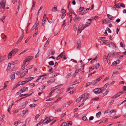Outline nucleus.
Returning a JSON list of instances; mask_svg holds the SVG:
<instances>
[{
	"instance_id": "c9c22d12",
	"label": "nucleus",
	"mask_w": 126,
	"mask_h": 126,
	"mask_svg": "<svg viewBox=\"0 0 126 126\" xmlns=\"http://www.w3.org/2000/svg\"><path fill=\"white\" fill-rule=\"evenodd\" d=\"M101 114V112L99 111L98 112L96 115V116L97 118H99Z\"/></svg>"
},
{
	"instance_id": "f704fd0d",
	"label": "nucleus",
	"mask_w": 126,
	"mask_h": 126,
	"mask_svg": "<svg viewBox=\"0 0 126 126\" xmlns=\"http://www.w3.org/2000/svg\"><path fill=\"white\" fill-rule=\"evenodd\" d=\"M9 82L8 81H6L4 83V88H5L7 86Z\"/></svg>"
},
{
	"instance_id": "774afa93",
	"label": "nucleus",
	"mask_w": 126,
	"mask_h": 126,
	"mask_svg": "<svg viewBox=\"0 0 126 126\" xmlns=\"http://www.w3.org/2000/svg\"><path fill=\"white\" fill-rule=\"evenodd\" d=\"M114 102V101L112 100L109 103V105L110 106Z\"/></svg>"
},
{
	"instance_id": "58836bf2",
	"label": "nucleus",
	"mask_w": 126,
	"mask_h": 126,
	"mask_svg": "<svg viewBox=\"0 0 126 126\" xmlns=\"http://www.w3.org/2000/svg\"><path fill=\"white\" fill-rule=\"evenodd\" d=\"M33 58V57L31 56L29 57L28 59H26V60H28V61H29V62L31 61L32 60Z\"/></svg>"
},
{
	"instance_id": "338daca9",
	"label": "nucleus",
	"mask_w": 126,
	"mask_h": 126,
	"mask_svg": "<svg viewBox=\"0 0 126 126\" xmlns=\"http://www.w3.org/2000/svg\"><path fill=\"white\" fill-rule=\"evenodd\" d=\"M73 101H68V102L67 103V105H70V104H71V103H72V102Z\"/></svg>"
},
{
	"instance_id": "9d476101",
	"label": "nucleus",
	"mask_w": 126,
	"mask_h": 126,
	"mask_svg": "<svg viewBox=\"0 0 126 126\" xmlns=\"http://www.w3.org/2000/svg\"><path fill=\"white\" fill-rule=\"evenodd\" d=\"M111 22V21L109 20L108 19L106 18L104 19L102 21L103 23H108Z\"/></svg>"
},
{
	"instance_id": "37998d69",
	"label": "nucleus",
	"mask_w": 126,
	"mask_h": 126,
	"mask_svg": "<svg viewBox=\"0 0 126 126\" xmlns=\"http://www.w3.org/2000/svg\"><path fill=\"white\" fill-rule=\"evenodd\" d=\"M94 66H92V67L89 68V72L92 71V70H93L94 69Z\"/></svg>"
},
{
	"instance_id": "20e7f679",
	"label": "nucleus",
	"mask_w": 126,
	"mask_h": 126,
	"mask_svg": "<svg viewBox=\"0 0 126 126\" xmlns=\"http://www.w3.org/2000/svg\"><path fill=\"white\" fill-rule=\"evenodd\" d=\"M102 79L101 77H100L99 78H98L95 80H94L91 82V84L93 85H94L97 83V82L99 81Z\"/></svg>"
},
{
	"instance_id": "49530a36",
	"label": "nucleus",
	"mask_w": 126,
	"mask_h": 126,
	"mask_svg": "<svg viewBox=\"0 0 126 126\" xmlns=\"http://www.w3.org/2000/svg\"><path fill=\"white\" fill-rule=\"evenodd\" d=\"M19 122H20L19 121L15 122L14 123V125H15L16 126H17L18 125Z\"/></svg>"
},
{
	"instance_id": "9b49d317",
	"label": "nucleus",
	"mask_w": 126,
	"mask_h": 126,
	"mask_svg": "<svg viewBox=\"0 0 126 126\" xmlns=\"http://www.w3.org/2000/svg\"><path fill=\"white\" fill-rule=\"evenodd\" d=\"M18 60H16L11 62L9 64L10 65H14L18 63Z\"/></svg>"
},
{
	"instance_id": "6e6d98bb",
	"label": "nucleus",
	"mask_w": 126,
	"mask_h": 126,
	"mask_svg": "<svg viewBox=\"0 0 126 126\" xmlns=\"http://www.w3.org/2000/svg\"><path fill=\"white\" fill-rule=\"evenodd\" d=\"M81 100V99L79 97L76 99V102H77L78 103Z\"/></svg>"
},
{
	"instance_id": "2f4dec72",
	"label": "nucleus",
	"mask_w": 126,
	"mask_h": 126,
	"mask_svg": "<svg viewBox=\"0 0 126 126\" xmlns=\"http://www.w3.org/2000/svg\"><path fill=\"white\" fill-rule=\"evenodd\" d=\"M121 53L120 52H117V53H114L113 54V56H116L117 55H119Z\"/></svg>"
},
{
	"instance_id": "bb28decb",
	"label": "nucleus",
	"mask_w": 126,
	"mask_h": 126,
	"mask_svg": "<svg viewBox=\"0 0 126 126\" xmlns=\"http://www.w3.org/2000/svg\"><path fill=\"white\" fill-rule=\"evenodd\" d=\"M66 26L65 21V20H64L63 22V23L62 24V27H63V30L65 29V27Z\"/></svg>"
},
{
	"instance_id": "f03ea898",
	"label": "nucleus",
	"mask_w": 126,
	"mask_h": 126,
	"mask_svg": "<svg viewBox=\"0 0 126 126\" xmlns=\"http://www.w3.org/2000/svg\"><path fill=\"white\" fill-rule=\"evenodd\" d=\"M92 20V19H89L88 20L87 22L86 23L85 26H84L81 29L80 32V33L81 32V31L83 30L85 28L90 25L91 23Z\"/></svg>"
},
{
	"instance_id": "c03bdc74",
	"label": "nucleus",
	"mask_w": 126,
	"mask_h": 126,
	"mask_svg": "<svg viewBox=\"0 0 126 126\" xmlns=\"http://www.w3.org/2000/svg\"><path fill=\"white\" fill-rule=\"evenodd\" d=\"M6 17L5 16H4L2 17V18L0 19L3 22V23H4V19H5Z\"/></svg>"
},
{
	"instance_id": "a19ab883",
	"label": "nucleus",
	"mask_w": 126,
	"mask_h": 126,
	"mask_svg": "<svg viewBox=\"0 0 126 126\" xmlns=\"http://www.w3.org/2000/svg\"><path fill=\"white\" fill-rule=\"evenodd\" d=\"M62 54H63L62 53H61V54L56 57V59L57 60H59L61 57V55Z\"/></svg>"
},
{
	"instance_id": "6e6552de",
	"label": "nucleus",
	"mask_w": 126,
	"mask_h": 126,
	"mask_svg": "<svg viewBox=\"0 0 126 126\" xmlns=\"http://www.w3.org/2000/svg\"><path fill=\"white\" fill-rule=\"evenodd\" d=\"M24 36V34L23 33H22L21 35V36L19 38L18 41H17L16 44H18L23 39V37Z\"/></svg>"
},
{
	"instance_id": "79ce46f5",
	"label": "nucleus",
	"mask_w": 126,
	"mask_h": 126,
	"mask_svg": "<svg viewBox=\"0 0 126 126\" xmlns=\"http://www.w3.org/2000/svg\"><path fill=\"white\" fill-rule=\"evenodd\" d=\"M38 22H39L38 20V17H37V19H36V22L35 24V25H36V27H37V26L39 24Z\"/></svg>"
},
{
	"instance_id": "0eeeda50",
	"label": "nucleus",
	"mask_w": 126,
	"mask_h": 126,
	"mask_svg": "<svg viewBox=\"0 0 126 126\" xmlns=\"http://www.w3.org/2000/svg\"><path fill=\"white\" fill-rule=\"evenodd\" d=\"M62 16L61 17L62 19L66 15V11L63 9H62Z\"/></svg>"
},
{
	"instance_id": "603ef678",
	"label": "nucleus",
	"mask_w": 126,
	"mask_h": 126,
	"mask_svg": "<svg viewBox=\"0 0 126 126\" xmlns=\"http://www.w3.org/2000/svg\"><path fill=\"white\" fill-rule=\"evenodd\" d=\"M108 120V119H104L103 120H102L101 121V122L99 123L100 124V123L102 122H106V121H107Z\"/></svg>"
},
{
	"instance_id": "4c0bfd02",
	"label": "nucleus",
	"mask_w": 126,
	"mask_h": 126,
	"mask_svg": "<svg viewBox=\"0 0 126 126\" xmlns=\"http://www.w3.org/2000/svg\"><path fill=\"white\" fill-rule=\"evenodd\" d=\"M70 122H71V123L69 122L68 121H67V122H66V123H67V126H71V125L72 124V122L70 121Z\"/></svg>"
},
{
	"instance_id": "a211bd4d",
	"label": "nucleus",
	"mask_w": 126,
	"mask_h": 126,
	"mask_svg": "<svg viewBox=\"0 0 126 126\" xmlns=\"http://www.w3.org/2000/svg\"><path fill=\"white\" fill-rule=\"evenodd\" d=\"M2 38L4 40V41H5L7 39V37L4 34H2Z\"/></svg>"
},
{
	"instance_id": "7ed1b4c3",
	"label": "nucleus",
	"mask_w": 126,
	"mask_h": 126,
	"mask_svg": "<svg viewBox=\"0 0 126 126\" xmlns=\"http://www.w3.org/2000/svg\"><path fill=\"white\" fill-rule=\"evenodd\" d=\"M53 119V118L52 117H46L45 119V120H46L47 121L44 122L43 124H47L49 123L51 121H52Z\"/></svg>"
},
{
	"instance_id": "de8ad7c7",
	"label": "nucleus",
	"mask_w": 126,
	"mask_h": 126,
	"mask_svg": "<svg viewBox=\"0 0 126 126\" xmlns=\"http://www.w3.org/2000/svg\"><path fill=\"white\" fill-rule=\"evenodd\" d=\"M82 119L84 121H86V120H87V118L85 116H84L83 117Z\"/></svg>"
},
{
	"instance_id": "2eb2a0df",
	"label": "nucleus",
	"mask_w": 126,
	"mask_h": 126,
	"mask_svg": "<svg viewBox=\"0 0 126 126\" xmlns=\"http://www.w3.org/2000/svg\"><path fill=\"white\" fill-rule=\"evenodd\" d=\"M63 85L62 84H60L59 85H58L53 87L52 89H58L60 88V87H61Z\"/></svg>"
},
{
	"instance_id": "69168bd1",
	"label": "nucleus",
	"mask_w": 126,
	"mask_h": 126,
	"mask_svg": "<svg viewBox=\"0 0 126 126\" xmlns=\"http://www.w3.org/2000/svg\"><path fill=\"white\" fill-rule=\"evenodd\" d=\"M84 8L83 7H81L79 8L78 10H79V11H81L82 10H83Z\"/></svg>"
},
{
	"instance_id": "8fccbe9b",
	"label": "nucleus",
	"mask_w": 126,
	"mask_h": 126,
	"mask_svg": "<svg viewBox=\"0 0 126 126\" xmlns=\"http://www.w3.org/2000/svg\"><path fill=\"white\" fill-rule=\"evenodd\" d=\"M111 111H110V110H105V111L104 113H108L109 112H110V113L111 112Z\"/></svg>"
},
{
	"instance_id": "c756f323",
	"label": "nucleus",
	"mask_w": 126,
	"mask_h": 126,
	"mask_svg": "<svg viewBox=\"0 0 126 126\" xmlns=\"http://www.w3.org/2000/svg\"><path fill=\"white\" fill-rule=\"evenodd\" d=\"M45 120H41L40 122L38 123L37 125H36V126H38V125H40Z\"/></svg>"
},
{
	"instance_id": "39448f33",
	"label": "nucleus",
	"mask_w": 126,
	"mask_h": 126,
	"mask_svg": "<svg viewBox=\"0 0 126 126\" xmlns=\"http://www.w3.org/2000/svg\"><path fill=\"white\" fill-rule=\"evenodd\" d=\"M124 93V92L121 91L119 92V93L116 94L115 95H114L112 97V99H115L116 98L119 97L120 95Z\"/></svg>"
},
{
	"instance_id": "412c9836",
	"label": "nucleus",
	"mask_w": 126,
	"mask_h": 126,
	"mask_svg": "<svg viewBox=\"0 0 126 126\" xmlns=\"http://www.w3.org/2000/svg\"><path fill=\"white\" fill-rule=\"evenodd\" d=\"M112 44L114 45V48H116V46L113 43L111 42L110 44H108L107 45L109 47H110L112 45Z\"/></svg>"
},
{
	"instance_id": "bf43d9fd",
	"label": "nucleus",
	"mask_w": 126,
	"mask_h": 126,
	"mask_svg": "<svg viewBox=\"0 0 126 126\" xmlns=\"http://www.w3.org/2000/svg\"><path fill=\"white\" fill-rule=\"evenodd\" d=\"M22 93H23V92L21 89L19 90L17 92V93L19 94H21Z\"/></svg>"
},
{
	"instance_id": "0e129e2a",
	"label": "nucleus",
	"mask_w": 126,
	"mask_h": 126,
	"mask_svg": "<svg viewBox=\"0 0 126 126\" xmlns=\"http://www.w3.org/2000/svg\"><path fill=\"white\" fill-rule=\"evenodd\" d=\"M49 43V42L48 41V40H47L46 41V44L44 46V47H46L48 45Z\"/></svg>"
},
{
	"instance_id": "423d86ee",
	"label": "nucleus",
	"mask_w": 126,
	"mask_h": 126,
	"mask_svg": "<svg viewBox=\"0 0 126 126\" xmlns=\"http://www.w3.org/2000/svg\"><path fill=\"white\" fill-rule=\"evenodd\" d=\"M47 18V16L46 14H45L44 15L42 22V24L43 26L44 25L45 23V21H46Z\"/></svg>"
},
{
	"instance_id": "1a4fd4ad",
	"label": "nucleus",
	"mask_w": 126,
	"mask_h": 126,
	"mask_svg": "<svg viewBox=\"0 0 126 126\" xmlns=\"http://www.w3.org/2000/svg\"><path fill=\"white\" fill-rule=\"evenodd\" d=\"M80 81L79 80H76L74 82L71 83L70 85L71 86L74 85L75 84L79 83L80 82Z\"/></svg>"
},
{
	"instance_id": "5fc2aeb1",
	"label": "nucleus",
	"mask_w": 126,
	"mask_h": 126,
	"mask_svg": "<svg viewBox=\"0 0 126 126\" xmlns=\"http://www.w3.org/2000/svg\"><path fill=\"white\" fill-rule=\"evenodd\" d=\"M62 126H67L66 122L63 123L62 124Z\"/></svg>"
},
{
	"instance_id": "5701e85b",
	"label": "nucleus",
	"mask_w": 126,
	"mask_h": 126,
	"mask_svg": "<svg viewBox=\"0 0 126 126\" xmlns=\"http://www.w3.org/2000/svg\"><path fill=\"white\" fill-rule=\"evenodd\" d=\"M113 8H120V6L119 5V4H115L113 6Z\"/></svg>"
},
{
	"instance_id": "473e14b6",
	"label": "nucleus",
	"mask_w": 126,
	"mask_h": 126,
	"mask_svg": "<svg viewBox=\"0 0 126 126\" xmlns=\"http://www.w3.org/2000/svg\"><path fill=\"white\" fill-rule=\"evenodd\" d=\"M100 65L99 63H96L95 64V66H94V68H95L96 69H97L99 68V66Z\"/></svg>"
},
{
	"instance_id": "dca6fc26",
	"label": "nucleus",
	"mask_w": 126,
	"mask_h": 126,
	"mask_svg": "<svg viewBox=\"0 0 126 126\" xmlns=\"http://www.w3.org/2000/svg\"><path fill=\"white\" fill-rule=\"evenodd\" d=\"M38 28L36 27L35 30V33L33 34V37H34L37 35L38 32Z\"/></svg>"
},
{
	"instance_id": "4468645a",
	"label": "nucleus",
	"mask_w": 126,
	"mask_h": 126,
	"mask_svg": "<svg viewBox=\"0 0 126 126\" xmlns=\"http://www.w3.org/2000/svg\"><path fill=\"white\" fill-rule=\"evenodd\" d=\"M15 73H12L11 76V81L12 82L13 81V80L15 78Z\"/></svg>"
},
{
	"instance_id": "a878e982",
	"label": "nucleus",
	"mask_w": 126,
	"mask_h": 126,
	"mask_svg": "<svg viewBox=\"0 0 126 126\" xmlns=\"http://www.w3.org/2000/svg\"><path fill=\"white\" fill-rule=\"evenodd\" d=\"M55 80V79H50L49 80L47 81V82L48 83H52L54 82Z\"/></svg>"
},
{
	"instance_id": "cd10ccee",
	"label": "nucleus",
	"mask_w": 126,
	"mask_h": 126,
	"mask_svg": "<svg viewBox=\"0 0 126 126\" xmlns=\"http://www.w3.org/2000/svg\"><path fill=\"white\" fill-rule=\"evenodd\" d=\"M53 104V103L52 102L49 103L47 104H46V106L48 107H49L51 105H52Z\"/></svg>"
},
{
	"instance_id": "a18cd8bd",
	"label": "nucleus",
	"mask_w": 126,
	"mask_h": 126,
	"mask_svg": "<svg viewBox=\"0 0 126 126\" xmlns=\"http://www.w3.org/2000/svg\"><path fill=\"white\" fill-rule=\"evenodd\" d=\"M50 65H53L54 63L53 61H51L49 62L48 63Z\"/></svg>"
},
{
	"instance_id": "4d7b16f0",
	"label": "nucleus",
	"mask_w": 126,
	"mask_h": 126,
	"mask_svg": "<svg viewBox=\"0 0 126 126\" xmlns=\"http://www.w3.org/2000/svg\"><path fill=\"white\" fill-rule=\"evenodd\" d=\"M62 98V97H59L54 102V103H56L58 101H59Z\"/></svg>"
},
{
	"instance_id": "7c9ffc66",
	"label": "nucleus",
	"mask_w": 126,
	"mask_h": 126,
	"mask_svg": "<svg viewBox=\"0 0 126 126\" xmlns=\"http://www.w3.org/2000/svg\"><path fill=\"white\" fill-rule=\"evenodd\" d=\"M52 11V12H56L57 11V8L56 7H54L52 8L51 9Z\"/></svg>"
},
{
	"instance_id": "f3484780",
	"label": "nucleus",
	"mask_w": 126,
	"mask_h": 126,
	"mask_svg": "<svg viewBox=\"0 0 126 126\" xmlns=\"http://www.w3.org/2000/svg\"><path fill=\"white\" fill-rule=\"evenodd\" d=\"M64 52L63 51V52L61 53H62L63 54L61 55V57L62 58H64V59L65 60L66 59V58L65 56V54Z\"/></svg>"
},
{
	"instance_id": "680f3d73",
	"label": "nucleus",
	"mask_w": 126,
	"mask_h": 126,
	"mask_svg": "<svg viewBox=\"0 0 126 126\" xmlns=\"http://www.w3.org/2000/svg\"><path fill=\"white\" fill-rule=\"evenodd\" d=\"M40 115L39 114H37L35 117V120H37L38 118L39 117Z\"/></svg>"
},
{
	"instance_id": "864d4df0",
	"label": "nucleus",
	"mask_w": 126,
	"mask_h": 126,
	"mask_svg": "<svg viewBox=\"0 0 126 126\" xmlns=\"http://www.w3.org/2000/svg\"><path fill=\"white\" fill-rule=\"evenodd\" d=\"M55 89H53L52 91H51L49 93V95L50 96H49V97H50V95L52 94L55 91Z\"/></svg>"
},
{
	"instance_id": "72a5a7b5",
	"label": "nucleus",
	"mask_w": 126,
	"mask_h": 126,
	"mask_svg": "<svg viewBox=\"0 0 126 126\" xmlns=\"http://www.w3.org/2000/svg\"><path fill=\"white\" fill-rule=\"evenodd\" d=\"M13 103L12 104V105H11V107L10 108V106H9L8 109V110L9 112L10 113H11V112L10 111V110H11V108H12V106H13Z\"/></svg>"
},
{
	"instance_id": "f8f14e48",
	"label": "nucleus",
	"mask_w": 126,
	"mask_h": 126,
	"mask_svg": "<svg viewBox=\"0 0 126 126\" xmlns=\"http://www.w3.org/2000/svg\"><path fill=\"white\" fill-rule=\"evenodd\" d=\"M18 49L17 48H15L13 49L12 51L13 55H14L18 51Z\"/></svg>"
},
{
	"instance_id": "393cba45",
	"label": "nucleus",
	"mask_w": 126,
	"mask_h": 126,
	"mask_svg": "<svg viewBox=\"0 0 126 126\" xmlns=\"http://www.w3.org/2000/svg\"><path fill=\"white\" fill-rule=\"evenodd\" d=\"M27 83L26 81H19L18 83H20L21 85H23L25 84V83Z\"/></svg>"
},
{
	"instance_id": "f257e3e1",
	"label": "nucleus",
	"mask_w": 126,
	"mask_h": 126,
	"mask_svg": "<svg viewBox=\"0 0 126 126\" xmlns=\"http://www.w3.org/2000/svg\"><path fill=\"white\" fill-rule=\"evenodd\" d=\"M103 88H97L94 89V93L96 94H98L102 93Z\"/></svg>"
},
{
	"instance_id": "4be33fe9",
	"label": "nucleus",
	"mask_w": 126,
	"mask_h": 126,
	"mask_svg": "<svg viewBox=\"0 0 126 126\" xmlns=\"http://www.w3.org/2000/svg\"><path fill=\"white\" fill-rule=\"evenodd\" d=\"M80 43L81 41L80 40H79L77 41V48H79V47H80Z\"/></svg>"
},
{
	"instance_id": "e2e57ef3",
	"label": "nucleus",
	"mask_w": 126,
	"mask_h": 126,
	"mask_svg": "<svg viewBox=\"0 0 126 126\" xmlns=\"http://www.w3.org/2000/svg\"><path fill=\"white\" fill-rule=\"evenodd\" d=\"M58 75V73H53V77H56V76H57Z\"/></svg>"
},
{
	"instance_id": "13d9d810",
	"label": "nucleus",
	"mask_w": 126,
	"mask_h": 126,
	"mask_svg": "<svg viewBox=\"0 0 126 126\" xmlns=\"http://www.w3.org/2000/svg\"><path fill=\"white\" fill-rule=\"evenodd\" d=\"M85 94H82V95H81L79 97L80 98L82 99L85 96Z\"/></svg>"
},
{
	"instance_id": "e433bc0d",
	"label": "nucleus",
	"mask_w": 126,
	"mask_h": 126,
	"mask_svg": "<svg viewBox=\"0 0 126 126\" xmlns=\"http://www.w3.org/2000/svg\"><path fill=\"white\" fill-rule=\"evenodd\" d=\"M12 54H13V53L11 51L10 52V53L8 54V59H10L11 57L12 56Z\"/></svg>"
},
{
	"instance_id": "b1692460",
	"label": "nucleus",
	"mask_w": 126,
	"mask_h": 126,
	"mask_svg": "<svg viewBox=\"0 0 126 126\" xmlns=\"http://www.w3.org/2000/svg\"><path fill=\"white\" fill-rule=\"evenodd\" d=\"M86 13H87V12H86L85 10H82L81 11H80L79 13L80 14L83 15Z\"/></svg>"
},
{
	"instance_id": "c85d7f7f",
	"label": "nucleus",
	"mask_w": 126,
	"mask_h": 126,
	"mask_svg": "<svg viewBox=\"0 0 126 126\" xmlns=\"http://www.w3.org/2000/svg\"><path fill=\"white\" fill-rule=\"evenodd\" d=\"M21 90L23 92L26 91L27 90H28V88L26 87H24L22 89H21Z\"/></svg>"
},
{
	"instance_id": "aec40b11",
	"label": "nucleus",
	"mask_w": 126,
	"mask_h": 126,
	"mask_svg": "<svg viewBox=\"0 0 126 126\" xmlns=\"http://www.w3.org/2000/svg\"><path fill=\"white\" fill-rule=\"evenodd\" d=\"M107 16L109 19L110 20H113V19L114 18V17L112 16L109 14H107Z\"/></svg>"
},
{
	"instance_id": "6ab92c4d",
	"label": "nucleus",
	"mask_w": 126,
	"mask_h": 126,
	"mask_svg": "<svg viewBox=\"0 0 126 126\" xmlns=\"http://www.w3.org/2000/svg\"><path fill=\"white\" fill-rule=\"evenodd\" d=\"M2 7L3 9L5 8V4L4 2H3L1 6H0V9Z\"/></svg>"
},
{
	"instance_id": "ddd939ff",
	"label": "nucleus",
	"mask_w": 126,
	"mask_h": 126,
	"mask_svg": "<svg viewBox=\"0 0 126 126\" xmlns=\"http://www.w3.org/2000/svg\"><path fill=\"white\" fill-rule=\"evenodd\" d=\"M28 60H26L25 59L23 63H24V66H26L29 63V61H28Z\"/></svg>"
},
{
	"instance_id": "ea45409f",
	"label": "nucleus",
	"mask_w": 126,
	"mask_h": 126,
	"mask_svg": "<svg viewBox=\"0 0 126 126\" xmlns=\"http://www.w3.org/2000/svg\"><path fill=\"white\" fill-rule=\"evenodd\" d=\"M28 110H24L23 111L22 114H23V115H24L25 114L28 112Z\"/></svg>"
},
{
	"instance_id": "3c124183",
	"label": "nucleus",
	"mask_w": 126,
	"mask_h": 126,
	"mask_svg": "<svg viewBox=\"0 0 126 126\" xmlns=\"http://www.w3.org/2000/svg\"><path fill=\"white\" fill-rule=\"evenodd\" d=\"M120 7L121 6L123 8H125L126 7V6L123 3H121L120 4Z\"/></svg>"
},
{
	"instance_id": "09e8293b",
	"label": "nucleus",
	"mask_w": 126,
	"mask_h": 126,
	"mask_svg": "<svg viewBox=\"0 0 126 126\" xmlns=\"http://www.w3.org/2000/svg\"><path fill=\"white\" fill-rule=\"evenodd\" d=\"M117 64V63H116L115 61L112 63L111 65L112 66H116Z\"/></svg>"
},
{
	"instance_id": "052dcab7",
	"label": "nucleus",
	"mask_w": 126,
	"mask_h": 126,
	"mask_svg": "<svg viewBox=\"0 0 126 126\" xmlns=\"http://www.w3.org/2000/svg\"><path fill=\"white\" fill-rule=\"evenodd\" d=\"M105 37H100V40L102 41H104V40L105 39Z\"/></svg>"
}]
</instances>
